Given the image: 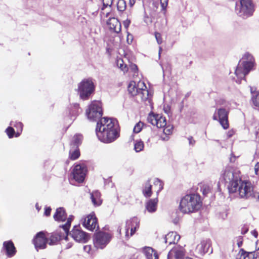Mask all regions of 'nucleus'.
Masks as SVG:
<instances>
[{
  "label": "nucleus",
  "mask_w": 259,
  "mask_h": 259,
  "mask_svg": "<svg viewBox=\"0 0 259 259\" xmlns=\"http://www.w3.org/2000/svg\"><path fill=\"white\" fill-rule=\"evenodd\" d=\"M233 134V132H231V131H229L228 132V136L229 137H231L232 136V135Z\"/></svg>",
  "instance_id": "nucleus-63"
},
{
  "label": "nucleus",
  "mask_w": 259,
  "mask_h": 259,
  "mask_svg": "<svg viewBox=\"0 0 259 259\" xmlns=\"http://www.w3.org/2000/svg\"><path fill=\"white\" fill-rule=\"evenodd\" d=\"M160 2L162 9H165L167 5L168 0H160Z\"/></svg>",
  "instance_id": "nucleus-49"
},
{
  "label": "nucleus",
  "mask_w": 259,
  "mask_h": 259,
  "mask_svg": "<svg viewBox=\"0 0 259 259\" xmlns=\"http://www.w3.org/2000/svg\"><path fill=\"white\" fill-rule=\"evenodd\" d=\"M236 12L243 18L251 16L253 13V5L251 0H240V4L236 7Z\"/></svg>",
  "instance_id": "nucleus-6"
},
{
  "label": "nucleus",
  "mask_w": 259,
  "mask_h": 259,
  "mask_svg": "<svg viewBox=\"0 0 259 259\" xmlns=\"http://www.w3.org/2000/svg\"><path fill=\"white\" fill-rule=\"evenodd\" d=\"M143 124V123L141 122L137 123L133 129V132L135 133H139L142 130Z\"/></svg>",
  "instance_id": "nucleus-43"
},
{
  "label": "nucleus",
  "mask_w": 259,
  "mask_h": 259,
  "mask_svg": "<svg viewBox=\"0 0 259 259\" xmlns=\"http://www.w3.org/2000/svg\"><path fill=\"white\" fill-rule=\"evenodd\" d=\"M6 132L7 133L8 137L10 138H11L13 137V136H14V134L15 133V131H14V128L13 127H8L6 129Z\"/></svg>",
  "instance_id": "nucleus-45"
},
{
  "label": "nucleus",
  "mask_w": 259,
  "mask_h": 259,
  "mask_svg": "<svg viewBox=\"0 0 259 259\" xmlns=\"http://www.w3.org/2000/svg\"><path fill=\"white\" fill-rule=\"evenodd\" d=\"M245 70L244 69L242 65L239 63L236 67L235 70V74L236 76L239 79H243L245 78V75L247 74V73L245 72Z\"/></svg>",
  "instance_id": "nucleus-32"
},
{
  "label": "nucleus",
  "mask_w": 259,
  "mask_h": 259,
  "mask_svg": "<svg viewBox=\"0 0 259 259\" xmlns=\"http://www.w3.org/2000/svg\"><path fill=\"white\" fill-rule=\"evenodd\" d=\"M239 176L235 174L233 168L231 166H226L221 172L220 181L227 184L229 193L237 192L238 183H240Z\"/></svg>",
  "instance_id": "nucleus-3"
},
{
  "label": "nucleus",
  "mask_w": 259,
  "mask_h": 259,
  "mask_svg": "<svg viewBox=\"0 0 259 259\" xmlns=\"http://www.w3.org/2000/svg\"><path fill=\"white\" fill-rule=\"evenodd\" d=\"M87 172L86 167L80 164H77L75 166L73 171V178L75 181L81 183L83 181Z\"/></svg>",
  "instance_id": "nucleus-15"
},
{
  "label": "nucleus",
  "mask_w": 259,
  "mask_h": 259,
  "mask_svg": "<svg viewBox=\"0 0 259 259\" xmlns=\"http://www.w3.org/2000/svg\"><path fill=\"white\" fill-rule=\"evenodd\" d=\"M162 50V48L161 47H159V56H160V53H161Z\"/></svg>",
  "instance_id": "nucleus-64"
},
{
  "label": "nucleus",
  "mask_w": 259,
  "mask_h": 259,
  "mask_svg": "<svg viewBox=\"0 0 259 259\" xmlns=\"http://www.w3.org/2000/svg\"><path fill=\"white\" fill-rule=\"evenodd\" d=\"M143 148H144L143 142L142 141H141V140L136 141V142L134 145L135 150L137 152H139L142 151Z\"/></svg>",
  "instance_id": "nucleus-38"
},
{
  "label": "nucleus",
  "mask_w": 259,
  "mask_h": 259,
  "mask_svg": "<svg viewBox=\"0 0 259 259\" xmlns=\"http://www.w3.org/2000/svg\"><path fill=\"white\" fill-rule=\"evenodd\" d=\"M236 157L234 155L233 153H231V157L230 158V161L231 162H234L235 161Z\"/></svg>",
  "instance_id": "nucleus-57"
},
{
  "label": "nucleus",
  "mask_w": 259,
  "mask_h": 259,
  "mask_svg": "<svg viewBox=\"0 0 259 259\" xmlns=\"http://www.w3.org/2000/svg\"><path fill=\"white\" fill-rule=\"evenodd\" d=\"M163 133L165 135H170L172 133V131L173 130V127L171 125H166L165 127H163Z\"/></svg>",
  "instance_id": "nucleus-44"
},
{
  "label": "nucleus",
  "mask_w": 259,
  "mask_h": 259,
  "mask_svg": "<svg viewBox=\"0 0 259 259\" xmlns=\"http://www.w3.org/2000/svg\"><path fill=\"white\" fill-rule=\"evenodd\" d=\"M70 234L77 242L85 243L90 238L89 236H88L85 232L81 230L78 226L74 227Z\"/></svg>",
  "instance_id": "nucleus-14"
},
{
  "label": "nucleus",
  "mask_w": 259,
  "mask_h": 259,
  "mask_svg": "<svg viewBox=\"0 0 259 259\" xmlns=\"http://www.w3.org/2000/svg\"><path fill=\"white\" fill-rule=\"evenodd\" d=\"M139 226L138 219L134 217L126 221L125 228H120V227H118L117 232H119L122 240H127L135 233Z\"/></svg>",
  "instance_id": "nucleus-4"
},
{
  "label": "nucleus",
  "mask_w": 259,
  "mask_h": 259,
  "mask_svg": "<svg viewBox=\"0 0 259 259\" xmlns=\"http://www.w3.org/2000/svg\"><path fill=\"white\" fill-rule=\"evenodd\" d=\"M121 25L118 20H116V24H114V32L118 33L120 31Z\"/></svg>",
  "instance_id": "nucleus-48"
},
{
  "label": "nucleus",
  "mask_w": 259,
  "mask_h": 259,
  "mask_svg": "<svg viewBox=\"0 0 259 259\" xmlns=\"http://www.w3.org/2000/svg\"><path fill=\"white\" fill-rule=\"evenodd\" d=\"M248 229L247 228V227H246V226H244L242 228L241 233L242 234H244L246 233H247L248 232Z\"/></svg>",
  "instance_id": "nucleus-56"
},
{
  "label": "nucleus",
  "mask_w": 259,
  "mask_h": 259,
  "mask_svg": "<svg viewBox=\"0 0 259 259\" xmlns=\"http://www.w3.org/2000/svg\"><path fill=\"white\" fill-rule=\"evenodd\" d=\"M73 218L74 217L73 215H70L67 219L66 223L64 225L60 226V227L63 229L64 233L66 234L65 239H67V236L68 235L69 230Z\"/></svg>",
  "instance_id": "nucleus-31"
},
{
  "label": "nucleus",
  "mask_w": 259,
  "mask_h": 259,
  "mask_svg": "<svg viewBox=\"0 0 259 259\" xmlns=\"http://www.w3.org/2000/svg\"><path fill=\"white\" fill-rule=\"evenodd\" d=\"M53 218L56 221L64 222L67 219V214L63 207L57 208L56 212L53 215Z\"/></svg>",
  "instance_id": "nucleus-23"
},
{
  "label": "nucleus",
  "mask_w": 259,
  "mask_h": 259,
  "mask_svg": "<svg viewBox=\"0 0 259 259\" xmlns=\"http://www.w3.org/2000/svg\"><path fill=\"white\" fill-rule=\"evenodd\" d=\"M188 140L189 141V143L190 145L194 146L195 145V141L192 137L190 136L188 137Z\"/></svg>",
  "instance_id": "nucleus-52"
},
{
  "label": "nucleus",
  "mask_w": 259,
  "mask_h": 259,
  "mask_svg": "<svg viewBox=\"0 0 259 259\" xmlns=\"http://www.w3.org/2000/svg\"><path fill=\"white\" fill-rule=\"evenodd\" d=\"M237 245L239 247H241L242 245L243 242V238L241 236H239L237 238Z\"/></svg>",
  "instance_id": "nucleus-51"
},
{
  "label": "nucleus",
  "mask_w": 259,
  "mask_h": 259,
  "mask_svg": "<svg viewBox=\"0 0 259 259\" xmlns=\"http://www.w3.org/2000/svg\"><path fill=\"white\" fill-rule=\"evenodd\" d=\"M252 93L251 101L253 105L259 108V92L256 93Z\"/></svg>",
  "instance_id": "nucleus-36"
},
{
  "label": "nucleus",
  "mask_w": 259,
  "mask_h": 259,
  "mask_svg": "<svg viewBox=\"0 0 259 259\" xmlns=\"http://www.w3.org/2000/svg\"><path fill=\"white\" fill-rule=\"evenodd\" d=\"M3 249L5 251L6 254L9 257H13L16 253V249L11 240L4 242Z\"/></svg>",
  "instance_id": "nucleus-18"
},
{
  "label": "nucleus",
  "mask_w": 259,
  "mask_h": 259,
  "mask_svg": "<svg viewBox=\"0 0 259 259\" xmlns=\"http://www.w3.org/2000/svg\"><path fill=\"white\" fill-rule=\"evenodd\" d=\"M96 135L100 141L105 143L113 141V119L104 117L97 123Z\"/></svg>",
  "instance_id": "nucleus-1"
},
{
  "label": "nucleus",
  "mask_w": 259,
  "mask_h": 259,
  "mask_svg": "<svg viewBox=\"0 0 259 259\" xmlns=\"http://www.w3.org/2000/svg\"><path fill=\"white\" fill-rule=\"evenodd\" d=\"M51 210L52 209L50 207H46L45 209V214L46 216H49L50 215Z\"/></svg>",
  "instance_id": "nucleus-53"
},
{
  "label": "nucleus",
  "mask_w": 259,
  "mask_h": 259,
  "mask_svg": "<svg viewBox=\"0 0 259 259\" xmlns=\"http://www.w3.org/2000/svg\"><path fill=\"white\" fill-rule=\"evenodd\" d=\"M251 234H252V235L253 236H254V237L257 238V235H258V233H257V231L253 230V231L251 232Z\"/></svg>",
  "instance_id": "nucleus-59"
},
{
  "label": "nucleus",
  "mask_w": 259,
  "mask_h": 259,
  "mask_svg": "<svg viewBox=\"0 0 259 259\" xmlns=\"http://www.w3.org/2000/svg\"><path fill=\"white\" fill-rule=\"evenodd\" d=\"M201 207L200 196L197 194L186 195L180 203L179 209L184 213H189L199 210Z\"/></svg>",
  "instance_id": "nucleus-2"
},
{
  "label": "nucleus",
  "mask_w": 259,
  "mask_h": 259,
  "mask_svg": "<svg viewBox=\"0 0 259 259\" xmlns=\"http://www.w3.org/2000/svg\"><path fill=\"white\" fill-rule=\"evenodd\" d=\"M33 244L37 250L43 249L46 248L48 243V240L43 231L37 233L33 239Z\"/></svg>",
  "instance_id": "nucleus-13"
},
{
  "label": "nucleus",
  "mask_w": 259,
  "mask_h": 259,
  "mask_svg": "<svg viewBox=\"0 0 259 259\" xmlns=\"http://www.w3.org/2000/svg\"><path fill=\"white\" fill-rule=\"evenodd\" d=\"M78 90L80 97L83 100L87 99L95 90L92 79L88 78L82 80L78 84Z\"/></svg>",
  "instance_id": "nucleus-5"
},
{
  "label": "nucleus",
  "mask_w": 259,
  "mask_h": 259,
  "mask_svg": "<svg viewBox=\"0 0 259 259\" xmlns=\"http://www.w3.org/2000/svg\"><path fill=\"white\" fill-rule=\"evenodd\" d=\"M14 126H16V127L20 128V132L22 131L23 125L21 122H17L16 124L14 125Z\"/></svg>",
  "instance_id": "nucleus-55"
},
{
  "label": "nucleus",
  "mask_w": 259,
  "mask_h": 259,
  "mask_svg": "<svg viewBox=\"0 0 259 259\" xmlns=\"http://www.w3.org/2000/svg\"><path fill=\"white\" fill-rule=\"evenodd\" d=\"M254 171L256 175L259 176V162H257L254 166Z\"/></svg>",
  "instance_id": "nucleus-54"
},
{
  "label": "nucleus",
  "mask_w": 259,
  "mask_h": 259,
  "mask_svg": "<svg viewBox=\"0 0 259 259\" xmlns=\"http://www.w3.org/2000/svg\"><path fill=\"white\" fill-rule=\"evenodd\" d=\"M64 234H65L64 233L63 234L58 233L48 234L46 236L48 240V243L50 245H54L58 241L62 239L64 237Z\"/></svg>",
  "instance_id": "nucleus-21"
},
{
  "label": "nucleus",
  "mask_w": 259,
  "mask_h": 259,
  "mask_svg": "<svg viewBox=\"0 0 259 259\" xmlns=\"http://www.w3.org/2000/svg\"><path fill=\"white\" fill-rule=\"evenodd\" d=\"M158 200L157 197L154 199L148 200L145 204L146 210L150 213H153L157 210Z\"/></svg>",
  "instance_id": "nucleus-24"
},
{
  "label": "nucleus",
  "mask_w": 259,
  "mask_h": 259,
  "mask_svg": "<svg viewBox=\"0 0 259 259\" xmlns=\"http://www.w3.org/2000/svg\"><path fill=\"white\" fill-rule=\"evenodd\" d=\"M91 199L94 206H99L102 202L101 199V194L98 191H93L91 193Z\"/></svg>",
  "instance_id": "nucleus-26"
},
{
  "label": "nucleus",
  "mask_w": 259,
  "mask_h": 259,
  "mask_svg": "<svg viewBox=\"0 0 259 259\" xmlns=\"http://www.w3.org/2000/svg\"><path fill=\"white\" fill-rule=\"evenodd\" d=\"M130 69L135 73L138 71L137 66L136 64H132L130 66Z\"/></svg>",
  "instance_id": "nucleus-50"
},
{
  "label": "nucleus",
  "mask_w": 259,
  "mask_h": 259,
  "mask_svg": "<svg viewBox=\"0 0 259 259\" xmlns=\"http://www.w3.org/2000/svg\"><path fill=\"white\" fill-rule=\"evenodd\" d=\"M106 16L108 18L106 20V24L105 26V29H108L110 30L111 32H112V26H113V24H112V21L113 19V15L111 12H107L106 13Z\"/></svg>",
  "instance_id": "nucleus-30"
},
{
  "label": "nucleus",
  "mask_w": 259,
  "mask_h": 259,
  "mask_svg": "<svg viewBox=\"0 0 259 259\" xmlns=\"http://www.w3.org/2000/svg\"><path fill=\"white\" fill-rule=\"evenodd\" d=\"M180 239V236L175 232H171L167 234L164 237V241L165 243L170 245L177 243Z\"/></svg>",
  "instance_id": "nucleus-20"
},
{
  "label": "nucleus",
  "mask_w": 259,
  "mask_h": 259,
  "mask_svg": "<svg viewBox=\"0 0 259 259\" xmlns=\"http://www.w3.org/2000/svg\"><path fill=\"white\" fill-rule=\"evenodd\" d=\"M184 255L182 248H174L171 249L167 254V259H180Z\"/></svg>",
  "instance_id": "nucleus-22"
},
{
  "label": "nucleus",
  "mask_w": 259,
  "mask_h": 259,
  "mask_svg": "<svg viewBox=\"0 0 259 259\" xmlns=\"http://www.w3.org/2000/svg\"><path fill=\"white\" fill-rule=\"evenodd\" d=\"M138 94L137 96L139 97L142 101H146L149 97V91L145 83L143 81L138 82Z\"/></svg>",
  "instance_id": "nucleus-19"
},
{
  "label": "nucleus",
  "mask_w": 259,
  "mask_h": 259,
  "mask_svg": "<svg viewBox=\"0 0 259 259\" xmlns=\"http://www.w3.org/2000/svg\"><path fill=\"white\" fill-rule=\"evenodd\" d=\"M211 188L208 185H203L201 188V191L204 196H206L209 193L211 192Z\"/></svg>",
  "instance_id": "nucleus-41"
},
{
  "label": "nucleus",
  "mask_w": 259,
  "mask_h": 259,
  "mask_svg": "<svg viewBox=\"0 0 259 259\" xmlns=\"http://www.w3.org/2000/svg\"><path fill=\"white\" fill-rule=\"evenodd\" d=\"M152 185L150 183V180H148L145 184L142 190V193L143 195L146 197L149 198L151 196L152 194Z\"/></svg>",
  "instance_id": "nucleus-29"
},
{
  "label": "nucleus",
  "mask_w": 259,
  "mask_h": 259,
  "mask_svg": "<svg viewBox=\"0 0 259 259\" xmlns=\"http://www.w3.org/2000/svg\"><path fill=\"white\" fill-rule=\"evenodd\" d=\"M117 120L114 118V140L120 136L119 129L118 128Z\"/></svg>",
  "instance_id": "nucleus-40"
},
{
  "label": "nucleus",
  "mask_w": 259,
  "mask_h": 259,
  "mask_svg": "<svg viewBox=\"0 0 259 259\" xmlns=\"http://www.w3.org/2000/svg\"><path fill=\"white\" fill-rule=\"evenodd\" d=\"M117 10L120 12L123 11L126 8V4L124 0H118L117 3Z\"/></svg>",
  "instance_id": "nucleus-39"
},
{
  "label": "nucleus",
  "mask_w": 259,
  "mask_h": 259,
  "mask_svg": "<svg viewBox=\"0 0 259 259\" xmlns=\"http://www.w3.org/2000/svg\"><path fill=\"white\" fill-rule=\"evenodd\" d=\"M130 21L128 20H126V21H124V23H123L125 27H126V28H127L128 26V25H130Z\"/></svg>",
  "instance_id": "nucleus-60"
},
{
  "label": "nucleus",
  "mask_w": 259,
  "mask_h": 259,
  "mask_svg": "<svg viewBox=\"0 0 259 259\" xmlns=\"http://www.w3.org/2000/svg\"><path fill=\"white\" fill-rule=\"evenodd\" d=\"M153 184L155 186L157 187V190L156 192L157 196L158 195L159 193L163 189V184L162 182L158 179H155Z\"/></svg>",
  "instance_id": "nucleus-37"
},
{
  "label": "nucleus",
  "mask_w": 259,
  "mask_h": 259,
  "mask_svg": "<svg viewBox=\"0 0 259 259\" xmlns=\"http://www.w3.org/2000/svg\"><path fill=\"white\" fill-rule=\"evenodd\" d=\"M116 65L117 67L122 71L124 73L128 70L127 65L125 64L122 59H118L116 61Z\"/></svg>",
  "instance_id": "nucleus-34"
},
{
  "label": "nucleus",
  "mask_w": 259,
  "mask_h": 259,
  "mask_svg": "<svg viewBox=\"0 0 259 259\" xmlns=\"http://www.w3.org/2000/svg\"><path fill=\"white\" fill-rule=\"evenodd\" d=\"M211 246V241L210 239L203 240L197 245L195 251L200 255H204L206 253L211 254L212 253Z\"/></svg>",
  "instance_id": "nucleus-12"
},
{
  "label": "nucleus",
  "mask_w": 259,
  "mask_h": 259,
  "mask_svg": "<svg viewBox=\"0 0 259 259\" xmlns=\"http://www.w3.org/2000/svg\"><path fill=\"white\" fill-rule=\"evenodd\" d=\"M147 120L148 122L156 125L158 128H163L166 125L165 117L161 114L151 113L147 117Z\"/></svg>",
  "instance_id": "nucleus-11"
},
{
  "label": "nucleus",
  "mask_w": 259,
  "mask_h": 259,
  "mask_svg": "<svg viewBox=\"0 0 259 259\" xmlns=\"http://www.w3.org/2000/svg\"><path fill=\"white\" fill-rule=\"evenodd\" d=\"M107 41V48H106V52L109 54V56L111 55V53L112 52V44L113 42L111 40Z\"/></svg>",
  "instance_id": "nucleus-42"
},
{
  "label": "nucleus",
  "mask_w": 259,
  "mask_h": 259,
  "mask_svg": "<svg viewBox=\"0 0 259 259\" xmlns=\"http://www.w3.org/2000/svg\"><path fill=\"white\" fill-rule=\"evenodd\" d=\"M83 226L87 229L93 231L97 226V219L94 214H90L84 219Z\"/></svg>",
  "instance_id": "nucleus-16"
},
{
  "label": "nucleus",
  "mask_w": 259,
  "mask_h": 259,
  "mask_svg": "<svg viewBox=\"0 0 259 259\" xmlns=\"http://www.w3.org/2000/svg\"><path fill=\"white\" fill-rule=\"evenodd\" d=\"M136 2L135 0H130V4L131 6H133Z\"/></svg>",
  "instance_id": "nucleus-62"
},
{
  "label": "nucleus",
  "mask_w": 259,
  "mask_h": 259,
  "mask_svg": "<svg viewBox=\"0 0 259 259\" xmlns=\"http://www.w3.org/2000/svg\"><path fill=\"white\" fill-rule=\"evenodd\" d=\"M86 114L91 120H100L103 115L101 103L99 101L93 102L87 110Z\"/></svg>",
  "instance_id": "nucleus-7"
},
{
  "label": "nucleus",
  "mask_w": 259,
  "mask_h": 259,
  "mask_svg": "<svg viewBox=\"0 0 259 259\" xmlns=\"http://www.w3.org/2000/svg\"><path fill=\"white\" fill-rule=\"evenodd\" d=\"M84 249L85 250H87L89 252L91 250V247L90 246H85L84 247Z\"/></svg>",
  "instance_id": "nucleus-61"
},
{
  "label": "nucleus",
  "mask_w": 259,
  "mask_h": 259,
  "mask_svg": "<svg viewBox=\"0 0 259 259\" xmlns=\"http://www.w3.org/2000/svg\"><path fill=\"white\" fill-rule=\"evenodd\" d=\"M253 199L255 200L256 201L259 202V193L257 192H255V197Z\"/></svg>",
  "instance_id": "nucleus-58"
},
{
  "label": "nucleus",
  "mask_w": 259,
  "mask_h": 259,
  "mask_svg": "<svg viewBox=\"0 0 259 259\" xmlns=\"http://www.w3.org/2000/svg\"><path fill=\"white\" fill-rule=\"evenodd\" d=\"M82 137L81 135H76L73 137L71 146L72 148H78V146L81 143Z\"/></svg>",
  "instance_id": "nucleus-33"
},
{
  "label": "nucleus",
  "mask_w": 259,
  "mask_h": 259,
  "mask_svg": "<svg viewBox=\"0 0 259 259\" xmlns=\"http://www.w3.org/2000/svg\"><path fill=\"white\" fill-rule=\"evenodd\" d=\"M113 3V0H103V8L102 9V10H104L108 6L111 7Z\"/></svg>",
  "instance_id": "nucleus-46"
},
{
  "label": "nucleus",
  "mask_w": 259,
  "mask_h": 259,
  "mask_svg": "<svg viewBox=\"0 0 259 259\" xmlns=\"http://www.w3.org/2000/svg\"><path fill=\"white\" fill-rule=\"evenodd\" d=\"M80 155V152L78 148H74L70 150L69 157L72 160H75L77 159Z\"/></svg>",
  "instance_id": "nucleus-35"
},
{
  "label": "nucleus",
  "mask_w": 259,
  "mask_h": 259,
  "mask_svg": "<svg viewBox=\"0 0 259 259\" xmlns=\"http://www.w3.org/2000/svg\"><path fill=\"white\" fill-rule=\"evenodd\" d=\"M111 236L109 234L99 232L94 235V243L97 248L103 249L109 242Z\"/></svg>",
  "instance_id": "nucleus-9"
},
{
  "label": "nucleus",
  "mask_w": 259,
  "mask_h": 259,
  "mask_svg": "<svg viewBox=\"0 0 259 259\" xmlns=\"http://www.w3.org/2000/svg\"><path fill=\"white\" fill-rule=\"evenodd\" d=\"M243 59H246V61H243L240 63L245 70V72L247 74L252 69L254 65V60L252 56L249 53H245L243 56Z\"/></svg>",
  "instance_id": "nucleus-17"
},
{
  "label": "nucleus",
  "mask_w": 259,
  "mask_h": 259,
  "mask_svg": "<svg viewBox=\"0 0 259 259\" xmlns=\"http://www.w3.org/2000/svg\"><path fill=\"white\" fill-rule=\"evenodd\" d=\"M228 114L229 111L221 108L215 112L212 118L213 120H219L224 129H227L229 127Z\"/></svg>",
  "instance_id": "nucleus-10"
},
{
  "label": "nucleus",
  "mask_w": 259,
  "mask_h": 259,
  "mask_svg": "<svg viewBox=\"0 0 259 259\" xmlns=\"http://www.w3.org/2000/svg\"><path fill=\"white\" fill-rule=\"evenodd\" d=\"M238 259H259V255L252 252H247L244 249H241Z\"/></svg>",
  "instance_id": "nucleus-25"
},
{
  "label": "nucleus",
  "mask_w": 259,
  "mask_h": 259,
  "mask_svg": "<svg viewBox=\"0 0 259 259\" xmlns=\"http://www.w3.org/2000/svg\"><path fill=\"white\" fill-rule=\"evenodd\" d=\"M143 251L147 259H158L157 253L152 248L146 247L144 248Z\"/></svg>",
  "instance_id": "nucleus-27"
},
{
  "label": "nucleus",
  "mask_w": 259,
  "mask_h": 259,
  "mask_svg": "<svg viewBox=\"0 0 259 259\" xmlns=\"http://www.w3.org/2000/svg\"><path fill=\"white\" fill-rule=\"evenodd\" d=\"M154 35L158 44H161L162 42V38L161 34L159 32H156L154 33Z\"/></svg>",
  "instance_id": "nucleus-47"
},
{
  "label": "nucleus",
  "mask_w": 259,
  "mask_h": 259,
  "mask_svg": "<svg viewBox=\"0 0 259 259\" xmlns=\"http://www.w3.org/2000/svg\"><path fill=\"white\" fill-rule=\"evenodd\" d=\"M127 91L132 96H137L139 91L138 83L137 85L135 81L130 82L128 85Z\"/></svg>",
  "instance_id": "nucleus-28"
},
{
  "label": "nucleus",
  "mask_w": 259,
  "mask_h": 259,
  "mask_svg": "<svg viewBox=\"0 0 259 259\" xmlns=\"http://www.w3.org/2000/svg\"><path fill=\"white\" fill-rule=\"evenodd\" d=\"M238 194L241 198L253 199L255 192L251 183L247 182H241L238 183L237 190Z\"/></svg>",
  "instance_id": "nucleus-8"
}]
</instances>
